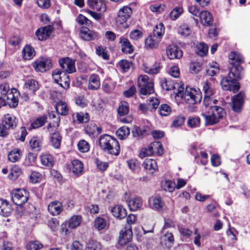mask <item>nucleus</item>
Masks as SVG:
<instances>
[{
    "label": "nucleus",
    "mask_w": 250,
    "mask_h": 250,
    "mask_svg": "<svg viewBox=\"0 0 250 250\" xmlns=\"http://www.w3.org/2000/svg\"><path fill=\"white\" fill-rule=\"evenodd\" d=\"M244 93L241 92L232 98V109L235 112L241 111L244 102Z\"/></svg>",
    "instance_id": "9b49d317"
},
{
    "label": "nucleus",
    "mask_w": 250,
    "mask_h": 250,
    "mask_svg": "<svg viewBox=\"0 0 250 250\" xmlns=\"http://www.w3.org/2000/svg\"><path fill=\"white\" fill-rule=\"evenodd\" d=\"M24 87L30 90L33 93H34L39 89V85L37 81L31 79L28 80L25 83Z\"/></svg>",
    "instance_id": "4c0bfd02"
},
{
    "label": "nucleus",
    "mask_w": 250,
    "mask_h": 250,
    "mask_svg": "<svg viewBox=\"0 0 250 250\" xmlns=\"http://www.w3.org/2000/svg\"><path fill=\"white\" fill-rule=\"evenodd\" d=\"M203 91L204 97H211L214 93V90L211 83L208 82L203 83Z\"/></svg>",
    "instance_id": "79ce46f5"
},
{
    "label": "nucleus",
    "mask_w": 250,
    "mask_h": 250,
    "mask_svg": "<svg viewBox=\"0 0 250 250\" xmlns=\"http://www.w3.org/2000/svg\"><path fill=\"white\" fill-rule=\"evenodd\" d=\"M82 217L80 215H73L68 221V227L70 229H75L79 226L81 222Z\"/></svg>",
    "instance_id": "58836bf2"
},
{
    "label": "nucleus",
    "mask_w": 250,
    "mask_h": 250,
    "mask_svg": "<svg viewBox=\"0 0 250 250\" xmlns=\"http://www.w3.org/2000/svg\"><path fill=\"white\" fill-rule=\"evenodd\" d=\"M208 50V45L203 42H201L197 44L195 51L199 56L204 57L207 55Z\"/></svg>",
    "instance_id": "c9c22d12"
},
{
    "label": "nucleus",
    "mask_w": 250,
    "mask_h": 250,
    "mask_svg": "<svg viewBox=\"0 0 250 250\" xmlns=\"http://www.w3.org/2000/svg\"><path fill=\"white\" fill-rule=\"evenodd\" d=\"M53 29L51 25L42 27L36 31L35 34L39 40H45L51 35Z\"/></svg>",
    "instance_id": "2eb2a0df"
},
{
    "label": "nucleus",
    "mask_w": 250,
    "mask_h": 250,
    "mask_svg": "<svg viewBox=\"0 0 250 250\" xmlns=\"http://www.w3.org/2000/svg\"><path fill=\"white\" fill-rule=\"evenodd\" d=\"M99 142L100 147L104 152L115 156L119 154L120 145L115 138L108 134H104L100 137Z\"/></svg>",
    "instance_id": "f03ea898"
},
{
    "label": "nucleus",
    "mask_w": 250,
    "mask_h": 250,
    "mask_svg": "<svg viewBox=\"0 0 250 250\" xmlns=\"http://www.w3.org/2000/svg\"><path fill=\"white\" fill-rule=\"evenodd\" d=\"M30 146L31 149L36 151L40 150L42 147V142L41 140L37 137H33L29 142Z\"/></svg>",
    "instance_id": "ea45409f"
},
{
    "label": "nucleus",
    "mask_w": 250,
    "mask_h": 250,
    "mask_svg": "<svg viewBox=\"0 0 250 250\" xmlns=\"http://www.w3.org/2000/svg\"><path fill=\"white\" fill-rule=\"evenodd\" d=\"M129 128L125 126H124L120 127L117 130L116 132V135L121 140L125 139L126 137H127L129 135Z\"/></svg>",
    "instance_id": "a19ab883"
},
{
    "label": "nucleus",
    "mask_w": 250,
    "mask_h": 250,
    "mask_svg": "<svg viewBox=\"0 0 250 250\" xmlns=\"http://www.w3.org/2000/svg\"><path fill=\"white\" fill-rule=\"evenodd\" d=\"M50 140L52 146L55 148H59L62 142V137L58 131L52 132L50 133Z\"/></svg>",
    "instance_id": "c756f323"
},
{
    "label": "nucleus",
    "mask_w": 250,
    "mask_h": 250,
    "mask_svg": "<svg viewBox=\"0 0 250 250\" xmlns=\"http://www.w3.org/2000/svg\"><path fill=\"white\" fill-rule=\"evenodd\" d=\"M150 207L153 209L162 210L165 206V202L162 198L159 195L152 197L149 200Z\"/></svg>",
    "instance_id": "4468645a"
},
{
    "label": "nucleus",
    "mask_w": 250,
    "mask_h": 250,
    "mask_svg": "<svg viewBox=\"0 0 250 250\" xmlns=\"http://www.w3.org/2000/svg\"><path fill=\"white\" fill-rule=\"evenodd\" d=\"M200 120L199 117L189 118L188 124L191 127H196L200 124Z\"/></svg>",
    "instance_id": "774afa93"
},
{
    "label": "nucleus",
    "mask_w": 250,
    "mask_h": 250,
    "mask_svg": "<svg viewBox=\"0 0 250 250\" xmlns=\"http://www.w3.org/2000/svg\"><path fill=\"white\" fill-rule=\"evenodd\" d=\"M48 210L52 215H58L62 210V204L57 201L53 202L48 205Z\"/></svg>",
    "instance_id": "393cba45"
},
{
    "label": "nucleus",
    "mask_w": 250,
    "mask_h": 250,
    "mask_svg": "<svg viewBox=\"0 0 250 250\" xmlns=\"http://www.w3.org/2000/svg\"><path fill=\"white\" fill-rule=\"evenodd\" d=\"M167 53L168 57L172 60L180 59L183 56V51L179 46L170 45L167 48Z\"/></svg>",
    "instance_id": "ddd939ff"
},
{
    "label": "nucleus",
    "mask_w": 250,
    "mask_h": 250,
    "mask_svg": "<svg viewBox=\"0 0 250 250\" xmlns=\"http://www.w3.org/2000/svg\"><path fill=\"white\" fill-rule=\"evenodd\" d=\"M87 4L90 8L99 10V6L103 5L102 1L100 0H88Z\"/></svg>",
    "instance_id": "0e129e2a"
},
{
    "label": "nucleus",
    "mask_w": 250,
    "mask_h": 250,
    "mask_svg": "<svg viewBox=\"0 0 250 250\" xmlns=\"http://www.w3.org/2000/svg\"><path fill=\"white\" fill-rule=\"evenodd\" d=\"M161 85L163 89L167 91L172 90L175 88L174 82L169 79L164 78L162 79Z\"/></svg>",
    "instance_id": "e433bc0d"
},
{
    "label": "nucleus",
    "mask_w": 250,
    "mask_h": 250,
    "mask_svg": "<svg viewBox=\"0 0 250 250\" xmlns=\"http://www.w3.org/2000/svg\"><path fill=\"white\" fill-rule=\"evenodd\" d=\"M202 94L200 91L195 89H186L183 99L187 104H194L201 102Z\"/></svg>",
    "instance_id": "0eeeda50"
},
{
    "label": "nucleus",
    "mask_w": 250,
    "mask_h": 250,
    "mask_svg": "<svg viewBox=\"0 0 250 250\" xmlns=\"http://www.w3.org/2000/svg\"><path fill=\"white\" fill-rule=\"evenodd\" d=\"M111 212L116 218L121 219L127 215L126 209L121 205H117L111 208Z\"/></svg>",
    "instance_id": "4be33fe9"
},
{
    "label": "nucleus",
    "mask_w": 250,
    "mask_h": 250,
    "mask_svg": "<svg viewBox=\"0 0 250 250\" xmlns=\"http://www.w3.org/2000/svg\"><path fill=\"white\" fill-rule=\"evenodd\" d=\"M160 102L158 99L151 97L148 100V106L151 110H155L159 104Z\"/></svg>",
    "instance_id": "4d7b16f0"
},
{
    "label": "nucleus",
    "mask_w": 250,
    "mask_h": 250,
    "mask_svg": "<svg viewBox=\"0 0 250 250\" xmlns=\"http://www.w3.org/2000/svg\"><path fill=\"white\" fill-rule=\"evenodd\" d=\"M128 205L131 211H135L142 206V201L139 197L132 198L129 200Z\"/></svg>",
    "instance_id": "7c9ffc66"
},
{
    "label": "nucleus",
    "mask_w": 250,
    "mask_h": 250,
    "mask_svg": "<svg viewBox=\"0 0 250 250\" xmlns=\"http://www.w3.org/2000/svg\"><path fill=\"white\" fill-rule=\"evenodd\" d=\"M142 36L143 33L138 29L132 30L130 33V38L133 40L137 41L141 38Z\"/></svg>",
    "instance_id": "69168bd1"
},
{
    "label": "nucleus",
    "mask_w": 250,
    "mask_h": 250,
    "mask_svg": "<svg viewBox=\"0 0 250 250\" xmlns=\"http://www.w3.org/2000/svg\"><path fill=\"white\" fill-rule=\"evenodd\" d=\"M43 247V245L39 241H31L27 243V250H40Z\"/></svg>",
    "instance_id": "37998d69"
},
{
    "label": "nucleus",
    "mask_w": 250,
    "mask_h": 250,
    "mask_svg": "<svg viewBox=\"0 0 250 250\" xmlns=\"http://www.w3.org/2000/svg\"><path fill=\"white\" fill-rule=\"evenodd\" d=\"M87 248L89 250H101L102 246L99 242L95 240H89L87 243Z\"/></svg>",
    "instance_id": "864d4df0"
},
{
    "label": "nucleus",
    "mask_w": 250,
    "mask_h": 250,
    "mask_svg": "<svg viewBox=\"0 0 250 250\" xmlns=\"http://www.w3.org/2000/svg\"><path fill=\"white\" fill-rule=\"evenodd\" d=\"M59 64L63 71H65L66 73H72L76 71L75 61L68 57L62 58L59 60Z\"/></svg>",
    "instance_id": "1a4fd4ad"
},
{
    "label": "nucleus",
    "mask_w": 250,
    "mask_h": 250,
    "mask_svg": "<svg viewBox=\"0 0 250 250\" xmlns=\"http://www.w3.org/2000/svg\"><path fill=\"white\" fill-rule=\"evenodd\" d=\"M129 112V106L127 103H123L119 106L117 108V112L120 116H124Z\"/></svg>",
    "instance_id": "3c124183"
},
{
    "label": "nucleus",
    "mask_w": 250,
    "mask_h": 250,
    "mask_svg": "<svg viewBox=\"0 0 250 250\" xmlns=\"http://www.w3.org/2000/svg\"><path fill=\"white\" fill-rule=\"evenodd\" d=\"M100 85L99 76L95 74L91 75L88 80V89L93 90H97L100 88Z\"/></svg>",
    "instance_id": "5701e85b"
},
{
    "label": "nucleus",
    "mask_w": 250,
    "mask_h": 250,
    "mask_svg": "<svg viewBox=\"0 0 250 250\" xmlns=\"http://www.w3.org/2000/svg\"><path fill=\"white\" fill-rule=\"evenodd\" d=\"M33 66L37 71L43 72L52 67V61L49 59H42L33 63Z\"/></svg>",
    "instance_id": "f8f14e48"
},
{
    "label": "nucleus",
    "mask_w": 250,
    "mask_h": 250,
    "mask_svg": "<svg viewBox=\"0 0 250 250\" xmlns=\"http://www.w3.org/2000/svg\"><path fill=\"white\" fill-rule=\"evenodd\" d=\"M77 21L79 24L82 26V27L91 26V21L83 15H79L77 18Z\"/></svg>",
    "instance_id": "603ef678"
},
{
    "label": "nucleus",
    "mask_w": 250,
    "mask_h": 250,
    "mask_svg": "<svg viewBox=\"0 0 250 250\" xmlns=\"http://www.w3.org/2000/svg\"><path fill=\"white\" fill-rule=\"evenodd\" d=\"M165 33V27L162 23H160L159 24L156 25L153 30V36L155 38H161Z\"/></svg>",
    "instance_id": "49530a36"
},
{
    "label": "nucleus",
    "mask_w": 250,
    "mask_h": 250,
    "mask_svg": "<svg viewBox=\"0 0 250 250\" xmlns=\"http://www.w3.org/2000/svg\"><path fill=\"white\" fill-rule=\"evenodd\" d=\"M144 169L147 170V172L152 174L157 169L156 162L151 159H146L142 164Z\"/></svg>",
    "instance_id": "a878e982"
},
{
    "label": "nucleus",
    "mask_w": 250,
    "mask_h": 250,
    "mask_svg": "<svg viewBox=\"0 0 250 250\" xmlns=\"http://www.w3.org/2000/svg\"><path fill=\"white\" fill-rule=\"evenodd\" d=\"M95 226L98 230L104 229L106 226L105 220L101 217H97L95 221Z\"/></svg>",
    "instance_id": "bf43d9fd"
},
{
    "label": "nucleus",
    "mask_w": 250,
    "mask_h": 250,
    "mask_svg": "<svg viewBox=\"0 0 250 250\" xmlns=\"http://www.w3.org/2000/svg\"><path fill=\"white\" fill-rule=\"evenodd\" d=\"M208 115L202 113L201 116L204 117L206 124L213 125L218 123L226 115L224 109L218 105H211L208 111Z\"/></svg>",
    "instance_id": "7ed1b4c3"
},
{
    "label": "nucleus",
    "mask_w": 250,
    "mask_h": 250,
    "mask_svg": "<svg viewBox=\"0 0 250 250\" xmlns=\"http://www.w3.org/2000/svg\"><path fill=\"white\" fill-rule=\"evenodd\" d=\"M162 239L166 242H167L168 246H171L174 242L173 235L171 232H167L165 233L162 237ZM166 244H167L166 243Z\"/></svg>",
    "instance_id": "680f3d73"
},
{
    "label": "nucleus",
    "mask_w": 250,
    "mask_h": 250,
    "mask_svg": "<svg viewBox=\"0 0 250 250\" xmlns=\"http://www.w3.org/2000/svg\"><path fill=\"white\" fill-rule=\"evenodd\" d=\"M70 169L76 176H79L83 174V164L79 160H74L71 162V167Z\"/></svg>",
    "instance_id": "aec40b11"
},
{
    "label": "nucleus",
    "mask_w": 250,
    "mask_h": 250,
    "mask_svg": "<svg viewBox=\"0 0 250 250\" xmlns=\"http://www.w3.org/2000/svg\"><path fill=\"white\" fill-rule=\"evenodd\" d=\"M52 77L54 81L63 89H66L69 87V77L65 71L56 69L53 72Z\"/></svg>",
    "instance_id": "39448f33"
},
{
    "label": "nucleus",
    "mask_w": 250,
    "mask_h": 250,
    "mask_svg": "<svg viewBox=\"0 0 250 250\" xmlns=\"http://www.w3.org/2000/svg\"><path fill=\"white\" fill-rule=\"evenodd\" d=\"M132 13L131 9L127 6H124L120 9L116 19V22L118 24L122 25L127 21Z\"/></svg>",
    "instance_id": "9d476101"
},
{
    "label": "nucleus",
    "mask_w": 250,
    "mask_h": 250,
    "mask_svg": "<svg viewBox=\"0 0 250 250\" xmlns=\"http://www.w3.org/2000/svg\"><path fill=\"white\" fill-rule=\"evenodd\" d=\"M27 193L25 190L17 189L11 193L12 200L13 203L18 206H22L28 200Z\"/></svg>",
    "instance_id": "6e6552de"
},
{
    "label": "nucleus",
    "mask_w": 250,
    "mask_h": 250,
    "mask_svg": "<svg viewBox=\"0 0 250 250\" xmlns=\"http://www.w3.org/2000/svg\"><path fill=\"white\" fill-rule=\"evenodd\" d=\"M188 10L190 13L196 17H199L200 13H201V11H200V9L196 5H191L189 6Z\"/></svg>",
    "instance_id": "338daca9"
},
{
    "label": "nucleus",
    "mask_w": 250,
    "mask_h": 250,
    "mask_svg": "<svg viewBox=\"0 0 250 250\" xmlns=\"http://www.w3.org/2000/svg\"><path fill=\"white\" fill-rule=\"evenodd\" d=\"M0 88L1 89V92L2 96L4 97H7V100L11 99L14 104L13 106L17 105L18 101L14 97V95L11 93H8L9 91V87L8 84L4 83L0 84Z\"/></svg>",
    "instance_id": "412c9836"
},
{
    "label": "nucleus",
    "mask_w": 250,
    "mask_h": 250,
    "mask_svg": "<svg viewBox=\"0 0 250 250\" xmlns=\"http://www.w3.org/2000/svg\"><path fill=\"white\" fill-rule=\"evenodd\" d=\"M22 153L19 148H14L8 154V160L13 163L18 161L21 157Z\"/></svg>",
    "instance_id": "72a5a7b5"
},
{
    "label": "nucleus",
    "mask_w": 250,
    "mask_h": 250,
    "mask_svg": "<svg viewBox=\"0 0 250 250\" xmlns=\"http://www.w3.org/2000/svg\"><path fill=\"white\" fill-rule=\"evenodd\" d=\"M157 146L159 147V149L158 150V153L159 155H162L163 153L162 145L160 142H158L151 144V146L148 147V149L147 150L146 149H143L139 154V157L144 158L146 156L151 155L153 153V146Z\"/></svg>",
    "instance_id": "a211bd4d"
},
{
    "label": "nucleus",
    "mask_w": 250,
    "mask_h": 250,
    "mask_svg": "<svg viewBox=\"0 0 250 250\" xmlns=\"http://www.w3.org/2000/svg\"><path fill=\"white\" fill-rule=\"evenodd\" d=\"M200 21L205 26H209L213 22V17L208 11H202L199 17Z\"/></svg>",
    "instance_id": "bb28decb"
},
{
    "label": "nucleus",
    "mask_w": 250,
    "mask_h": 250,
    "mask_svg": "<svg viewBox=\"0 0 250 250\" xmlns=\"http://www.w3.org/2000/svg\"><path fill=\"white\" fill-rule=\"evenodd\" d=\"M132 239V231L128 230L120 232L118 242L120 245H125Z\"/></svg>",
    "instance_id": "cd10ccee"
},
{
    "label": "nucleus",
    "mask_w": 250,
    "mask_h": 250,
    "mask_svg": "<svg viewBox=\"0 0 250 250\" xmlns=\"http://www.w3.org/2000/svg\"><path fill=\"white\" fill-rule=\"evenodd\" d=\"M89 27L82 26L80 30V36L82 39L86 41L93 40L98 37V33L90 30Z\"/></svg>",
    "instance_id": "dca6fc26"
},
{
    "label": "nucleus",
    "mask_w": 250,
    "mask_h": 250,
    "mask_svg": "<svg viewBox=\"0 0 250 250\" xmlns=\"http://www.w3.org/2000/svg\"><path fill=\"white\" fill-rule=\"evenodd\" d=\"M42 164L48 167H51L54 164L53 159L50 155H43L41 156Z\"/></svg>",
    "instance_id": "a18cd8bd"
},
{
    "label": "nucleus",
    "mask_w": 250,
    "mask_h": 250,
    "mask_svg": "<svg viewBox=\"0 0 250 250\" xmlns=\"http://www.w3.org/2000/svg\"><path fill=\"white\" fill-rule=\"evenodd\" d=\"M12 211L11 205L6 200L0 199V214L3 216H8Z\"/></svg>",
    "instance_id": "b1692460"
},
{
    "label": "nucleus",
    "mask_w": 250,
    "mask_h": 250,
    "mask_svg": "<svg viewBox=\"0 0 250 250\" xmlns=\"http://www.w3.org/2000/svg\"><path fill=\"white\" fill-rule=\"evenodd\" d=\"M77 146L78 150L82 153L87 152L90 149L89 143L84 140H80L77 144Z\"/></svg>",
    "instance_id": "de8ad7c7"
},
{
    "label": "nucleus",
    "mask_w": 250,
    "mask_h": 250,
    "mask_svg": "<svg viewBox=\"0 0 250 250\" xmlns=\"http://www.w3.org/2000/svg\"><path fill=\"white\" fill-rule=\"evenodd\" d=\"M76 116L79 123H86L89 120V116L87 113L77 112Z\"/></svg>",
    "instance_id": "5fc2aeb1"
},
{
    "label": "nucleus",
    "mask_w": 250,
    "mask_h": 250,
    "mask_svg": "<svg viewBox=\"0 0 250 250\" xmlns=\"http://www.w3.org/2000/svg\"><path fill=\"white\" fill-rule=\"evenodd\" d=\"M56 110L58 114L61 115H66L68 114L69 109L65 102L60 101L56 104Z\"/></svg>",
    "instance_id": "473e14b6"
},
{
    "label": "nucleus",
    "mask_w": 250,
    "mask_h": 250,
    "mask_svg": "<svg viewBox=\"0 0 250 250\" xmlns=\"http://www.w3.org/2000/svg\"><path fill=\"white\" fill-rule=\"evenodd\" d=\"M229 62L231 65L230 68L235 69V72L243 74V69L241 64L244 62V58L239 53L232 52L229 55Z\"/></svg>",
    "instance_id": "423d86ee"
},
{
    "label": "nucleus",
    "mask_w": 250,
    "mask_h": 250,
    "mask_svg": "<svg viewBox=\"0 0 250 250\" xmlns=\"http://www.w3.org/2000/svg\"><path fill=\"white\" fill-rule=\"evenodd\" d=\"M21 171L20 168L18 166H14L11 169L8 177L12 180H15L21 174Z\"/></svg>",
    "instance_id": "8fccbe9b"
},
{
    "label": "nucleus",
    "mask_w": 250,
    "mask_h": 250,
    "mask_svg": "<svg viewBox=\"0 0 250 250\" xmlns=\"http://www.w3.org/2000/svg\"><path fill=\"white\" fill-rule=\"evenodd\" d=\"M138 86L142 95H146L154 92L153 83L146 75H141L138 78Z\"/></svg>",
    "instance_id": "20e7f679"
},
{
    "label": "nucleus",
    "mask_w": 250,
    "mask_h": 250,
    "mask_svg": "<svg viewBox=\"0 0 250 250\" xmlns=\"http://www.w3.org/2000/svg\"><path fill=\"white\" fill-rule=\"evenodd\" d=\"M47 122V117L45 115L36 118L30 125L29 129H37L44 125Z\"/></svg>",
    "instance_id": "c85d7f7f"
},
{
    "label": "nucleus",
    "mask_w": 250,
    "mask_h": 250,
    "mask_svg": "<svg viewBox=\"0 0 250 250\" xmlns=\"http://www.w3.org/2000/svg\"><path fill=\"white\" fill-rule=\"evenodd\" d=\"M159 111L160 114L161 116H167L170 114L171 112V109L170 106L168 104H162L160 107Z\"/></svg>",
    "instance_id": "6e6d98bb"
},
{
    "label": "nucleus",
    "mask_w": 250,
    "mask_h": 250,
    "mask_svg": "<svg viewBox=\"0 0 250 250\" xmlns=\"http://www.w3.org/2000/svg\"><path fill=\"white\" fill-rule=\"evenodd\" d=\"M158 41L152 35H149L145 40V46L148 49H153L158 46Z\"/></svg>",
    "instance_id": "f704fd0d"
},
{
    "label": "nucleus",
    "mask_w": 250,
    "mask_h": 250,
    "mask_svg": "<svg viewBox=\"0 0 250 250\" xmlns=\"http://www.w3.org/2000/svg\"><path fill=\"white\" fill-rule=\"evenodd\" d=\"M2 123L9 129H14L17 125L18 120L14 115L7 114L4 115Z\"/></svg>",
    "instance_id": "6ab92c4d"
},
{
    "label": "nucleus",
    "mask_w": 250,
    "mask_h": 250,
    "mask_svg": "<svg viewBox=\"0 0 250 250\" xmlns=\"http://www.w3.org/2000/svg\"><path fill=\"white\" fill-rule=\"evenodd\" d=\"M119 43L121 46V50L125 54H130L134 51V47L129 41L126 38L121 36Z\"/></svg>",
    "instance_id": "f3484780"
},
{
    "label": "nucleus",
    "mask_w": 250,
    "mask_h": 250,
    "mask_svg": "<svg viewBox=\"0 0 250 250\" xmlns=\"http://www.w3.org/2000/svg\"><path fill=\"white\" fill-rule=\"evenodd\" d=\"M183 9L181 7H175L170 13L169 16L171 20H176L182 13Z\"/></svg>",
    "instance_id": "13d9d810"
},
{
    "label": "nucleus",
    "mask_w": 250,
    "mask_h": 250,
    "mask_svg": "<svg viewBox=\"0 0 250 250\" xmlns=\"http://www.w3.org/2000/svg\"><path fill=\"white\" fill-rule=\"evenodd\" d=\"M30 181L33 183L40 182L41 179V174L37 171H32L29 176Z\"/></svg>",
    "instance_id": "e2e57ef3"
},
{
    "label": "nucleus",
    "mask_w": 250,
    "mask_h": 250,
    "mask_svg": "<svg viewBox=\"0 0 250 250\" xmlns=\"http://www.w3.org/2000/svg\"><path fill=\"white\" fill-rule=\"evenodd\" d=\"M37 155L33 153H29L26 157L24 165L26 166H33L36 164Z\"/></svg>",
    "instance_id": "c03bdc74"
},
{
    "label": "nucleus",
    "mask_w": 250,
    "mask_h": 250,
    "mask_svg": "<svg viewBox=\"0 0 250 250\" xmlns=\"http://www.w3.org/2000/svg\"><path fill=\"white\" fill-rule=\"evenodd\" d=\"M23 58L25 60H30L35 55L34 49L29 45H26L22 51Z\"/></svg>",
    "instance_id": "2f4dec72"
},
{
    "label": "nucleus",
    "mask_w": 250,
    "mask_h": 250,
    "mask_svg": "<svg viewBox=\"0 0 250 250\" xmlns=\"http://www.w3.org/2000/svg\"><path fill=\"white\" fill-rule=\"evenodd\" d=\"M161 68L160 64L156 63L155 65L151 67H149L147 66H146L144 65V70L146 73H147L149 74H156L159 72L160 69Z\"/></svg>",
    "instance_id": "09e8293b"
},
{
    "label": "nucleus",
    "mask_w": 250,
    "mask_h": 250,
    "mask_svg": "<svg viewBox=\"0 0 250 250\" xmlns=\"http://www.w3.org/2000/svg\"><path fill=\"white\" fill-rule=\"evenodd\" d=\"M235 69L229 68L228 76L222 79L220 84L224 90L236 93L239 90L240 84L238 81L241 79L243 75L235 72Z\"/></svg>",
    "instance_id": "f257e3e1"
},
{
    "label": "nucleus",
    "mask_w": 250,
    "mask_h": 250,
    "mask_svg": "<svg viewBox=\"0 0 250 250\" xmlns=\"http://www.w3.org/2000/svg\"><path fill=\"white\" fill-rule=\"evenodd\" d=\"M96 54L99 56L102 57L104 60H108L109 56L107 55L105 48L102 46H98L96 48Z\"/></svg>",
    "instance_id": "052dcab7"
}]
</instances>
